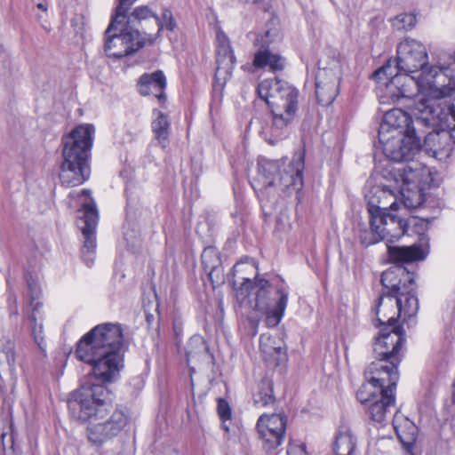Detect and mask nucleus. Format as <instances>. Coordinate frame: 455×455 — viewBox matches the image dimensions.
<instances>
[{"label":"nucleus","mask_w":455,"mask_h":455,"mask_svg":"<svg viewBox=\"0 0 455 455\" xmlns=\"http://www.w3.org/2000/svg\"><path fill=\"white\" fill-rule=\"evenodd\" d=\"M355 449L356 438L347 427H339L332 443L333 455H354Z\"/></svg>","instance_id":"obj_24"},{"label":"nucleus","mask_w":455,"mask_h":455,"mask_svg":"<svg viewBox=\"0 0 455 455\" xmlns=\"http://www.w3.org/2000/svg\"><path fill=\"white\" fill-rule=\"evenodd\" d=\"M452 403L455 404V381L452 384Z\"/></svg>","instance_id":"obj_50"},{"label":"nucleus","mask_w":455,"mask_h":455,"mask_svg":"<svg viewBox=\"0 0 455 455\" xmlns=\"http://www.w3.org/2000/svg\"><path fill=\"white\" fill-rule=\"evenodd\" d=\"M140 26L134 15L130 20L110 19L104 32L103 50L107 57L120 60L133 55L146 45Z\"/></svg>","instance_id":"obj_9"},{"label":"nucleus","mask_w":455,"mask_h":455,"mask_svg":"<svg viewBox=\"0 0 455 455\" xmlns=\"http://www.w3.org/2000/svg\"><path fill=\"white\" fill-rule=\"evenodd\" d=\"M143 30V28L140 29V32L142 34V36L146 39V44H153L155 43V41L160 37L161 36H157V33L156 35H149V34H147L146 32L142 31Z\"/></svg>","instance_id":"obj_44"},{"label":"nucleus","mask_w":455,"mask_h":455,"mask_svg":"<svg viewBox=\"0 0 455 455\" xmlns=\"http://www.w3.org/2000/svg\"><path fill=\"white\" fill-rule=\"evenodd\" d=\"M240 3L242 4H259L262 2H264L265 0H238Z\"/></svg>","instance_id":"obj_46"},{"label":"nucleus","mask_w":455,"mask_h":455,"mask_svg":"<svg viewBox=\"0 0 455 455\" xmlns=\"http://www.w3.org/2000/svg\"><path fill=\"white\" fill-rule=\"evenodd\" d=\"M2 352L5 355L10 371H14L16 364V352L14 342L11 339H7L2 347Z\"/></svg>","instance_id":"obj_35"},{"label":"nucleus","mask_w":455,"mask_h":455,"mask_svg":"<svg viewBox=\"0 0 455 455\" xmlns=\"http://www.w3.org/2000/svg\"><path fill=\"white\" fill-rule=\"evenodd\" d=\"M153 113L156 115V117L151 124L154 138L157 140L162 148H165L169 144L171 130L170 118L168 115L157 109H154Z\"/></svg>","instance_id":"obj_26"},{"label":"nucleus","mask_w":455,"mask_h":455,"mask_svg":"<svg viewBox=\"0 0 455 455\" xmlns=\"http://www.w3.org/2000/svg\"><path fill=\"white\" fill-rule=\"evenodd\" d=\"M13 302H14V306H13V307L11 308L10 314L11 315H18V308L16 306V297L15 296H13Z\"/></svg>","instance_id":"obj_47"},{"label":"nucleus","mask_w":455,"mask_h":455,"mask_svg":"<svg viewBox=\"0 0 455 455\" xmlns=\"http://www.w3.org/2000/svg\"><path fill=\"white\" fill-rule=\"evenodd\" d=\"M156 315L151 314L145 308V316L146 322L148 323V329H154L156 334L160 335V321H161V314H160V304L157 301L155 307Z\"/></svg>","instance_id":"obj_32"},{"label":"nucleus","mask_w":455,"mask_h":455,"mask_svg":"<svg viewBox=\"0 0 455 455\" xmlns=\"http://www.w3.org/2000/svg\"><path fill=\"white\" fill-rule=\"evenodd\" d=\"M235 56L230 44L222 43L218 50L217 68L214 79L219 81V76L223 72L227 76H231L235 65Z\"/></svg>","instance_id":"obj_25"},{"label":"nucleus","mask_w":455,"mask_h":455,"mask_svg":"<svg viewBox=\"0 0 455 455\" xmlns=\"http://www.w3.org/2000/svg\"><path fill=\"white\" fill-rule=\"evenodd\" d=\"M416 196H417L416 202H414L409 196L403 197V204L406 209H416V208L419 207L424 203L425 195L421 189L417 193Z\"/></svg>","instance_id":"obj_41"},{"label":"nucleus","mask_w":455,"mask_h":455,"mask_svg":"<svg viewBox=\"0 0 455 455\" xmlns=\"http://www.w3.org/2000/svg\"><path fill=\"white\" fill-rule=\"evenodd\" d=\"M305 150L295 154L289 172H282L283 163L259 156L257 160L258 178L251 183L257 197L263 204L275 199V187L283 185L287 189L300 191L303 188V172L305 169Z\"/></svg>","instance_id":"obj_5"},{"label":"nucleus","mask_w":455,"mask_h":455,"mask_svg":"<svg viewBox=\"0 0 455 455\" xmlns=\"http://www.w3.org/2000/svg\"><path fill=\"white\" fill-rule=\"evenodd\" d=\"M416 23L417 18L413 13H402L395 17V26L398 29L411 30Z\"/></svg>","instance_id":"obj_33"},{"label":"nucleus","mask_w":455,"mask_h":455,"mask_svg":"<svg viewBox=\"0 0 455 455\" xmlns=\"http://www.w3.org/2000/svg\"><path fill=\"white\" fill-rule=\"evenodd\" d=\"M287 305H285V297H283L278 305L266 311H261L266 314V323L268 327H275L281 322Z\"/></svg>","instance_id":"obj_30"},{"label":"nucleus","mask_w":455,"mask_h":455,"mask_svg":"<svg viewBox=\"0 0 455 455\" xmlns=\"http://www.w3.org/2000/svg\"><path fill=\"white\" fill-rule=\"evenodd\" d=\"M37 7L43 11H45L46 8L44 7V5L43 4H38Z\"/></svg>","instance_id":"obj_51"},{"label":"nucleus","mask_w":455,"mask_h":455,"mask_svg":"<svg viewBox=\"0 0 455 455\" xmlns=\"http://www.w3.org/2000/svg\"><path fill=\"white\" fill-rule=\"evenodd\" d=\"M257 92L270 109L269 130L274 139L268 143L274 145L289 134V127L298 111L299 91L287 81L275 77L260 82Z\"/></svg>","instance_id":"obj_4"},{"label":"nucleus","mask_w":455,"mask_h":455,"mask_svg":"<svg viewBox=\"0 0 455 455\" xmlns=\"http://www.w3.org/2000/svg\"><path fill=\"white\" fill-rule=\"evenodd\" d=\"M117 4L114 8L111 18L116 22V20H130L134 15L137 7L131 11L132 6L137 0H116Z\"/></svg>","instance_id":"obj_28"},{"label":"nucleus","mask_w":455,"mask_h":455,"mask_svg":"<svg viewBox=\"0 0 455 455\" xmlns=\"http://www.w3.org/2000/svg\"><path fill=\"white\" fill-rule=\"evenodd\" d=\"M8 437V441L11 443V448H13V436L12 435H7V434L2 435L3 449L5 450V438Z\"/></svg>","instance_id":"obj_45"},{"label":"nucleus","mask_w":455,"mask_h":455,"mask_svg":"<svg viewBox=\"0 0 455 455\" xmlns=\"http://www.w3.org/2000/svg\"><path fill=\"white\" fill-rule=\"evenodd\" d=\"M387 254L390 262L395 266H404V264L422 260L426 258L421 245L418 243L411 246L387 245Z\"/></svg>","instance_id":"obj_21"},{"label":"nucleus","mask_w":455,"mask_h":455,"mask_svg":"<svg viewBox=\"0 0 455 455\" xmlns=\"http://www.w3.org/2000/svg\"><path fill=\"white\" fill-rule=\"evenodd\" d=\"M396 435L398 438L400 439L403 445L406 448L407 451H410L411 448L413 447L414 443L416 442V434H417V427L414 425H411L410 427V429L411 432L410 433L408 437H403V435L400 433V430L397 427L394 426Z\"/></svg>","instance_id":"obj_38"},{"label":"nucleus","mask_w":455,"mask_h":455,"mask_svg":"<svg viewBox=\"0 0 455 455\" xmlns=\"http://www.w3.org/2000/svg\"><path fill=\"white\" fill-rule=\"evenodd\" d=\"M283 297H285L287 305L289 287L282 277L275 275L267 278V274H256L254 310H268L277 306Z\"/></svg>","instance_id":"obj_11"},{"label":"nucleus","mask_w":455,"mask_h":455,"mask_svg":"<svg viewBox=\"0 0 455 455\" xmlns=\"http://www.w3.org/2000/svg\"><path fill=\"white\" fill-rule=\"evenodd\" d=\"M418 103L419 101L411 108V113L401 108H393L386 112L383 116V121L379 125L378 135L379 140H383L385 134H394L395 132L397 133V136H418L416 133V128L413 125V123L416 122L413 111Z\"/></svg>","instance_id":"obj_15"},{"label":"nucleus","mask_w":455,"mask_h":455,"mask_svg":"<svg viewBox=\"0 0 455 455\" xmlns=\"http://www.w3.org/2000/svg\"><path fill=\"white\" fill-rule=\"evenodd\" d=\"M242 265V262H236L231 268L230 273L228 275V283L235 291L237 301H239L241 304L243 303V301L252 291L255 293L256 283V275L253 277V279L249 277H242V283H237L235 280V275L238 272L241 271Z\"/></svg>","instance_id":"obj_23"},{"label":"nucleus","mask_w":455,"mask_h":455,"mask_svg":"<svg viewBox=\"0 0 455 455\" xmlns=\"http://www.w3.org/2000/svg\"><path fill=\"white\" fill-rule=\"evenodd\" d=\"M82 213L79 216L78 227L81 229L84 243L81 249V257L84 262L91 267L94 262L96 251V227L99 220V212L92 199L90 203L82 204L78 211Z\"/></svg>","instance_id":"obj_12"},{"label":"nucleus","mask_w":455,"mask_h":455,"mask_svg":"<svg viewBox=\"0 0 455 455\" xmlns=\"http://www.w3.org/2000/svg\"><path fill=\"white\" fill-rule=\"evenodd\" d=\"M386 196L384 190L373 188L365 195V200L370 215L371 229L378 233L381 239H387L388 243H393L406 234L409 222L392 213L399 208L396 201L393 202L389 207L382 204V197Z\"/></svg>","instance_id":"obj_8"},{"label":"nucleus","mask_w":455,"mask_h":455,"mask_svg":"<svg viewBox=\"0 0 455 455\" xmlns=\"http://www.w3.org/2000/svg\"><path fill=\"white\" fill-rule=\"evenodd\" d=\"M221 427L225 432H229V427L226 424V421H221Z\"/></svg>","instance_id":"obj_48"},{"label":"nucleus","mask_w":455,"mask_h":455,"mask_svg":"<svg viewBox=\"0 0 455 455\" xmlns=\"http://www.w3.org/2000/svg\"><path fill=\"white\" fill-rule=\"evenodd\" d=\"M379 143L385 156L397 163L411 160L421 148L419 136L385 134L383 140H379Z\"/></svg>","instance_id":"obj_13"},{"label":"nucleus","mask_w":455,"mask_h":455,"mask_svg":"<svg viewBox=\"0 0 455 455\" xmlns=\"http://www.w3.org/2000/svg\"><path fill=\"white\" fill-rule=\"evenodd\" d=\"M405 278L403 280L401 284L399 285V290L397 291V294L392 295L390 299H397L398 296L408 297L410 295H417V284L415 282V275L414 273H411L409 270L407 271V275H404Z\"/></svg>","instance_id":"obj_31"},{"label":"nucleus","mask_w":455,"mask_h":455,"mask_svg":"<svg viewBox=\"0 0 455 455\" xmlns=\"http://www.w3.org/2000/svg\"><path fill=\"white\" fill-rule=\"evenodd\" d=\"M191 353H192V352H191V351H189V350H188V351L186 352V355H187V357H188V358L191 355Z\"/></svg>","instance_id":"obj_52"},{"label":"nucleus","mask_w":455,"mask_h":455,"mask_svg":"<svg viewBox=\"0 0 455 455\" xmlns=\"http://www.w3.org/2000/svg\"><path fill=\"white\" fill-rule=\"evenodd\" d=\"M452 62L454 63L455 62V52H454V57L452 59Z\"/></svg>","instance_id":"obj_53"},{"label":"nucleus","mask_w":455,"mask_h":455,"mask_svg":"<svg viewBox=\"0 0 455 455\" xmlns=\"http://www.w3.org/2000/svg\"><path fill=\"white\" fill-rule=\"evenodd\" d=\"M437 96L450 99L445 102V108L434 100H420L413 113L418 125L432 128L426 135L425 141L433 142L436 150L448 156L455 146V136L451 132L455 124L452 126L449 121L451 116L455 122V76L449 78V84L442 86Z\"/></svg>","instance_id":"obj_2"},{"label":"nucleus","mask_w":455,"mask_h":455,"mask_svg":"<svg viewBox=\"0 0 455 455\" xmlns=\"http://www.w3.org/2000/svg\"><path fill=\"white\" fill-rule=\"evenodd\" d=\"M286 424L287 417L283 413L263 414L259 418L257 429L267 451H271L281 445L284 439Z\"/></svg>","instance_id":"obj_14"},{"label":"nucleus","mask_w":455,"mask_h":455,"mask_svg":"<svg viewBox=\"0 0 455 455\" xmlns=\"http://www.w3.org/2000/svg\"><path fill=\"white\" fill-rule=\"evenodd\" d=\"M264 352L270 355L275 359L276 365L287 360L286 349L282 346L267 347Z\"/></svg>","instance_id":"obj_36"},{"label":"nucleus","mask_w":455,"mask_h":455,"mask_svg":"<svg viewBox=\"0 0 455 455\" xmlns=\"http://www.w3.org/2000/svg\"><path fill=\"white\" fill-rule=\"evenodd\" d=\"M367 382L356 392L357 400L366 406V413L371 420L381 423L387 413L395 404V391L399 380L395 373L392 378L368 374Z\"/></svg>","instance_id":"obj_7"},{"label":"nucleus","mask_w":455,"mask_h":455,"mask_svg":"<svg viewBox=\"0 0 455 455\" xmlns=\"http://www.w3.org/2000/svg\"><path fill=\"white\" fill-rule=\"evenodd\" d=\"M217 411L221 421L230 420L232 418V410L228 402L224 398H218Z\"/></svg>","instance_id":"obj_37"},{"label":"nucleus","mask_w":455,"mask_h":455,"mask_svg":"<svg viewBox=\"0 0 455 455\" xmlns=\"http://www.w3.org/2000/svg\"><path fill=\"white\" fill-rule=\"evenodd\" d=\"M371 232V234H364L360 235V241L363 246L368 247L382 240L378 233L372 229Z\"/></svg>","instance_id":"obj_42"},{"label":"nucleus","mask_w":455,"mask_h":455,"mask_svg":"<svg viewBox=\"0 0 455 455\" xmlns=\"http://www.w3.org/2000/svg\"><path fill=\"white\" fill-rule=\"evenodd\" d=\"M407 271L408 269L404 266H395L394 267H389L382 273L380 283L384 291L378 298L377 304L373 308L376 315H379V307L382 304L384 297L390 298L392 295L397 294L399 285L405 278L404 275H407Z\"/></svg>","instance_id":"obj_19"},{"label":"nucleus","mask_w":455,"mask_h":455,"mask_svg":"<svg viewBox=\"0 0 455 455\" xmlns=\"http://www.w3.org/2000/svg\"><path fill=\"white\" fill-rule=\"evenodd\" d=\"M375 326L379 328L373 342V355L376 361L370 363L364 375L368 374L390 377L393 373L399 378L398 367L402 362L401 350L406 341L405 330L395 316L387 322L376 319Z\"/></svg>","instance_id":"obj_6"},{"label":"nucleus","mask_w":455,"mask_h":455,"mask_svg":"<svg viewBox=\"0 0 455 455\" xmlns=\"http://www.w3.org/2000/svg\"><path fill=\"white\" fill-rule=\"evenodd\" d=\"M25 280L28 286L27 305L23 308L24 320L29 323L30 333L38 348L45 353L46 343L44 336V326L41 317H38L43 303L40 301L41 288L33 275L27 271Z\"/></svg>","instance_id":"obj_10"},{"label":"nucleus","mask_w":455,"mask_h":455,"mask_svg":"<svg viewBox=\"0 0 455 455\" xmlns=\"http://www.w3.org/2000/svg\"><path fill=\"white\" fill-rule=\"evenodd\" d=\"M123 345L122 325L113 323L97 324L76 344V358L90 365L91 369L80 387L71 393L68 407L73 419L91 424L87 436L98 446L118 435L130 420L128 411L116 407L107 420L96 423L113 409L114 394L107 384L116 381L120 377L124 367Z\"/></svg>","instance_id":"obj_1"},{"label":"nucleus","mask_w":455,"mask_h":455,"mask_svg":"<svg viewBox=\"0 0 455 455\" xmlns=\"http://www.w3.org/2000/svg\"><path fill=\"white\" fill-rule=\"evenodd\" d=\"M397 307V320L403 315V322L401 324H407L408 328H413L417 324V314L419 308V303L417 295H410L408 297L398 296L395 299Z\"/></svg>","instance_id":"obj_22"},{"label":"nucleus","mask_w":455,"mask_h":455,"mask_svg":"<svg viewBox=\"0 0 455 455\" xmlns=\"http://www.w3.org/2000/svg\"><path fill=\"white\" fill-rule=\"evenodd\" d=\"M315 95L318 104L328 106L338 95L337 77L327 69L319 71L315 76Z\"/></svg>","instance_id":"obj_20"},{"label":"nucleus","mask_w":455,"mask_h":455,"mask_svg":"<svg viewBox=\"0 0 455 455\" xmlns=\"http://www.w3.org/2000/svg\"><path fill=\"white\" fill-rule=\"evenodd\" d=\"M273 386V381L267 377L260 380L258 385V390L253 395V402L255 405L265 407L273 404L275 402Z\"/></svg>","instance_id":"obj_27"},{"label":"nucleus","mask_w":455,"mask_h":455,"mask_svg":"<svg viewBox=\"0 0 455 455\" xmlns=\"http://www.w3.org/2000/svg\"><path fill=\"white\" fill-rule=\"evenodd\" d=\"M183 327L184 323L182 317L180 315L175 314L172 318V329L174 332V339L177 344L181 341L183 337Z\"/></svg>","instance_id":"obj_39"},{"label":"nucleus","mask_w":455,"mask_h":455,"mask_svg":"<svg viewBox=\"0 0 455 455\" xmlns=\"http://www.w3.org/2000/svg\"><path fill=\"white\" fill-rule=\"evenodd\" d=\"M194 344L200 346L205 352H209V347L202 337H200V336L192 337L190 339L188 346L190 347Z\"/></svg>","instance_id":"obj_43"},{"label":"nucleus","mask_w":455,"mask_h":455,"mask_svg":"<svg viewBox=\"0 0 455 455\" xmlns=\"http://www.w3.org/2000/svg\"><path fill=\"white\" fill-rule=\"evenodd\" d=\"M94 126L79 124L61 138L62 162L59 178L65 187L84 184L91 176V150L93 144Z\"/></svg>","instance_id":"obj_3"},{"label":"nucleus","mask_w":455,"mask_h":455,"mask_svg":"<svg viewBox=\"0 0 455 455\" xmlns=\"http://www.w3.org/2000/svg\"><path fill=\"white\" fill-rule=\"evenodd\" d=\"M150 18L156 20L157 25V36H161L164 28L172 32L177 28V22L169 7H163L161 15H158L148 5L137 6V10L134 12V19L138 20L140 26H142V22Z\"/></svg>","instance_id":"obj_18"},{"label":"nucleus","mask_w":455,"mask_h":455,"mask_svg":"<svg viewBox=\"0 0 455 455\" xmlns=\"http://www.w3.org/2000/svg\"><path fill=\"white\" fill-rule=\"evenodd\" d=\"M269 36V31H267L264 36H261L260 48L255 52L253 56L252 65L257 69L268 68L269 71L275 73L283 71L286 67V59L279 53L272 52L267 47L268 41L266 40Z\"/></svg>","instance_id":"obj_17"},{"label":"nucleus","mask_w":455,"mask_h":455,"mask_svg":"<svg viewBox=\"0 0 455 455\" xmlns=\"http://www.w3.org/2000/svg\"><path fill=\"white\" fill-rule=\"evenodd\" d=\"M81 195L89 196H91V191L89 189L84 188L81 191Z\"/></svg>","instance_id":"obj_49"},{"label":"nucleus","mask_w":455,"mask_h":455,"mask_svg":"<svg viewBox=\"0 0 455 455\" xmlns=\"http://www.w3.org/2000/svg\"><path fill=\"white\" fill-rule=\"evenodd\" d=\"M307 455V445L300 441H293L289 443L286 455Z\"/></svg>","instance_id":"obj_40"},{"label":"nucleus","mask_w":455,"mask_h":455,"mask_svg":"<svg viewBox=\"0 0 455 455\" xmlns=\"http://www.w3.org/2000/svg\"><path fill=\"white\" fill-rule=\"evenodd\" d=\"M166 86V76L160 69L142 74L136 84L137 91L141 96H148L153 93L161 104H164L167 100L164 92Z\"/></svg>","instance_id":"obj_16"},{"label":"nucleus","mask_w":455,"mask_h":455,"mask_svg":"<svg viewBox=\"0 0 455 455\" xmlns=\"http://www.w3.org/2000/svg\"><path fill=\"white\" fill-rule=\"evenodd\" d=\"M204 272L207 274V276L214 289L225 283V275L222 264Z\"/></svg>","instance_id":"obj_34"},{"label":"nucleus","mask_w":455,"mask_h":455,"mask_svg":"<svg viewBox=\"0 0 455 455\" xmlns=\"http://www.w3.org/2000/svg\"><path fill=\"white\" fill-rule=\"evenodd\" d=\"M201 262L204 271L222 264L220 253L214 246H207L201 254Z\"/></svg>","instance_id":"obj_29"}]
</instances>
